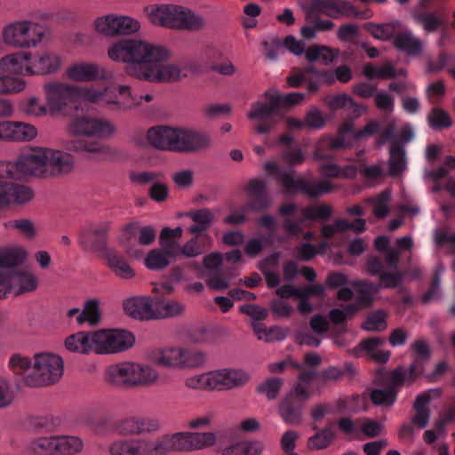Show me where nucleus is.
Listing matches in <instances>:
<instances>
[{
    "label": "nucleus",
    "instance_id": "f257e3e1",
    "mask_svg": "<svg viewBox=\"0 0 455 455\" xmlns=\"http://www.w3.org/2000/svg\"><path fill=\"white\" fill-rule=\"evenodd\" d=\"M108 58L125 64L131 77L155 84H171L186 76L181 66L169 62L172 50L161 44L142 38L124 37L112 42L107 49Z\"/></svg>",
    "mask_w": 455,
    "mask_h": 455
},
{
    "label": "nucleus",
    "instance_id": "f03ea898",
    "mask_svg": "<svg viewBox=\"0 0 455 455\" xmlns=\"http://www.w3.org/2000/svg\"><path fill=\"white\" fill-rule=\"evenodd\" d=\"M75 168L74 156L50 147H34L13 162H0V207H9V184L5 180L55 178L70 173Z\"/></svg>",
    "mask_w": 455,
    "mask_h": 455
},
{
    "label": "nucleus",
    "instance_id": "7ed1b4c3",
    "mask_svg": "<svg viewBox=\"0 0 455 455\" xmlns=\"http://www.w3.org/2000/svg\"><path fill=\"white\" fill-rule=\"evenodd\" d=\"M9 365L21 374L25 383L30 387L54 385L61 379L65 370L63 358L48 351L36 353L33 357L12 355Z\"/></svg>",
    "mask_w": 455,
    "mask_h": 455
},
{
    "label": "nucleus",
    "instance_id": "20e7f679",
    "mask_svg": "<svg viewBox=\"0 0 455 455\" xmlns=\"http://www.w3.org/2000/svg\"><path fill=\"white\" fill-rule=\"evenodd\" d=\"M145 140L147 145L153 148L178 153L202 151L208 148L212 143L207 133L169 125L150 127L146 132Z\"/></svg>",
    "mask_w": 455,
    "mask_h": 455
},
{
    "label": "nucleus",
    "instance_id": "39448f33",
    "mask_svg": "<svg viewBox=\"0 0 455 455\" xmlns=\"http://www.w3.org/2000/svg\"><path fill=\"white\" fill-rule=\"evenodd\" d=\"M251 379L248 371L226 366L189 375L184 380V387L192 391L225 392L246 386Z\"/></svg>",
    "mask_w": 455,
    "mask_h": 455
},
{
    "label": "nucleus",
    "instance_id": "423d86ee",
    "mask_svg": "<svg viewBox=\"0 0 455 455\" xmlns=\"http://www.w3.org/2000/svg\"><path fill=\"white\" fill-rule=\"evenodd\" d=\"M148 15L153 25L174 30H198L204 25V19L201 15L180 4H163L153 6Z\"/></svg>",
    "mask_w": 455,
    "mask_h": 455
},
{
    "label": "nucleus",
    "instance_id": "0eeeda50",
    "mask_svg": "<svg viewBox=\"0 0 455 455\" xmlns=\"http://www.w3.org/2000/svg\"><path fill=\"white\" fill-rule=\"evenodd\" d=\"M82 92L84 102L101 106L111 111H129L134 109L137 103L128 84L87 85Z\"/></svg>",
    "mask_w": 455,
    "mask_h": 455
},
{
    "label": "nucleus",
    "instance_id": "6e6552de",
    "mask_svg": "<svg viewBox=\"0 0 455 455\" xmlns=\"http://www.w3.org/2000/svg\"><path fill=\"white\" fill-rule=\"evenodd\" d=\"M153 362L168 370H196L206 363V355L200 349L182 346H165L152 353Z\"/></svg>",
    "mask_w": 455,
    "mask_h": 455
},
{
    "label": "nucleus",
    "instance_id": "1a4fd4ad",
    "mask_svg": "<svg viewBox=\"0 0 455 455\" xmlns=\"http://www.w3.org/2000/svg\"><path fill=\"white\" fill-rule=\"evenodd\" d=\"M44 29L37 22L17 20L4 25L1 30V44L13 49H31L44 39Z\"/></svg>",
    "mask_w": 455,
    "mask_h": 455
},
{
    "label": "nucleus",
    "instance_id": "9d476101",
    "mask_svg": "<svg viewBox=\"0 0 455 455\" xmlns=\"http://www.w3.org/2000/svg\"><path fill=\"white\" fill-rule=\"evenodd\" d=\"M67 131L73 137L109 140L116 135V126L107 117L83 114L70 121Z\"/></svg>",
    "mask_w": 455,
    "mask_h": 455
},
{
    "label": "nucleus",
    "instance_id": "9b49d317",
    "mask_svg": "<svg viewBox=\"0 0 455 455\" xmlns=\"http://www.w3.org/2000/svg\"><path fill=\"white\" fill-rule=\"evenodd\" d=\"M93 331L96 355L120 354L135 345V336L124 329H100Z\"/></svg>",
    "mask_w": 455,
    "mask_h": 455
},
{
    "label": "nucleus",
    "instance_id": "f8f14e48",
    "mask_svg": "<svg viewBox=\"0 0 455 455\" xmlns=\"http://www.w3.org/2000/svg\"><path fill=\"white\" fill-rule=\"evenodd\" d=\"M264 171L274 175L288 193L302 191L312 197H317L331 191L328 182L307 183L301 178H294L293 172H280L276 162L268 161L264 164Z\"/></svg>",
    "mask_w": 455,
    "mask_h": 455
},
{
    "label": "nucleus",
    "instance_id": "ddd939ff",
    "mask_svg": "<svg viewBox=\"0 0 455 455\" xmlns=\"http://www.w3.org/2000/svg\"><path fill=\"white\" fill-rule=\"evenodd\" d=\"M95 31L105 37L131 36L140 32V21L129 15L108 13L97 17L93 21Z\"/></svg>",
    "mask_w": 455,
    "mask_h": 455
},
{
    "label": "nucleus",
    "instance_id": "4468645a",
    "mask_svg": "<svg viewBox=\"0 0 455 455\" xmlns=\"http://www.w3.org/2000/svg\"><path fill=\"white\" fill-rule=\"evenodd\" d=\"M85 86H76L59 81L46 83L43 90L51 115L54 116L63 112L70 105L75 96L84 102L82 92Z\"/></svg>",
    "mask_w": 455,
    "mask_h": 455
},
{
    "label": "nucleus",
    "instance_id": "2eb2a0df",
    "mask_svg": "<svg viewBox=\"0 0 455 455\" xmlns=\"http://www.w3.org/2000/svg\"><path fill=\"white\" fill-rule=\"evenodd\" d=\"M311 8L315 10V12L332 19H339L342 17L368 19L371 16L368 11H356L352 4L345 0H315Z\"/></svg>",
    "mask_w": 455,
    "mask_h": 455
},
{
    "label": "nucleus",
    "instance_id": "dca6fc26",
    "mask_svg": "<svg viewBox=\"0 0 455 455\" xmlns=\"http://www.w3.org/2000/svg\"><path fill=\"white\" fill-rule=\"evenodd\" d=\"M109 455H156L155 440L148 438H120L110 443Z\"/></svg>",
    "mask_w": 455,
    "mask_h": 455
},
{
    "label": "nucleus",
    "instance_id": "f3484780",
    "mask_svg": "<svg viewBox=\"0 0 455 455\" xmlns=\"http://www.w3.org/2000/svg\"><path fill=\"white\" fill-rule=\"evenodd\" d=\"M161 429L158 419L149 416H132L121 419L116 424V430L123 435H141L152 434Z\"/></svg>",
    "mask_w": 455,
    "mask_h": 455
},
{
    "label": "nucleus",
    "instance_id": "a211bd4d",
    "mask_svg": "<svg viewBox=\"0 0 455 455\" xmlns=\"http://www.w3.org/2000/svg\"><path fill=\"white\" fill-rule=\"evenodd\" d=\"M275 106L264 102L263 100L254 101L247 113L249 119L257 123L254 131L258 134H267L272 132L278 124V118L273 116Z\"/></svg>",
    "mask_w": 455,
    "mask_h": 455
},
{
    "label": "nucleus",
    "instance_id": "6ab92c4d",
    "mask_svg": "<svg viewBox=\"0 0 455 455\" xmlns=\"http://www.w3.org/2000/svg\"><path fill=\"white\" fill-rule=\"evenodd\" d=\"M71 149L98 163L113 162L120 157V152L117 149L99 140L78 141Z\"/></svg>",
    "mask_w": 455,
    "mask_h": 455
},
{
    "label": "nucleus",
    "instance_id": "aec40b11",
    "mask_svg": "<svg viewBox=\"0 0 455 455\" xmlns=\"http://www.w3.org/2000/svg\"><path fill=\"white\" fill-rule=\"evenodd\" d=\"M68 79L76 83H91L106 78V68L95 62L76 61L65 71Z\"/></svg>",
    "mask_w": 455,
    "mask_h": 455
},
{
    "label": "nucleus",
    "instance_id": "412c9836",
    "mask_svg": "<svg viewBox=\"0 0 455 455\" xmlns=\"http://www.w3.org/2000/svg\"><path fill=\"white\" fill-rule=\"evenodd\" d=\"M12 267H5L12 296H20L37 289L39 282L35 273L27 268L13 269Z\"/></svg>",
    "mask_w": 455,
    "mask_h": 455
},
{
    "label": "nucleus",
    "instance_id": "4be33fe9",
    "mask_svg": "<svg viewBox=\"0 0 455 455\" xmlns=\"http://www.w3.org/2000/svg\"><path fill=\"white\" fill-rule=\"evenodd\" d=\"M156 455H167L170 451H193L192 432H178L165 435L155 440Z\"/></svg>",
    "mask_w": 455,
    "mask_h": 455
},
{
    "label": "nucleus",
    "instance_id": "5701e85b",
    "mask_svg": "<svg viewBox=\"0 0 455 455\" xmlns=\"http://www.w3.org/2000/svg\"><path fill=\"white\" fill-rule=\"evenodd\" d=\"M105 382L114 388H132V361H124L107 367Z\"/></svg>",
    "mask_w": 455,
    "mask_h": 455
},
{
    "label": "nucleus",
    "instance_id": "b1692460",
    "mask_svg": "<svg viewBox=\"0 0 455 455\" xmlns=\"http://www.w3.org/2000/svg\"><path fill=\"white\" fill-rule=\"evenodd\" d=\"M31 58L32 53L25 51L8 53L0 59V73L31 76Z\"/></svg>",
    "mask_w": 455,
    "mask_h": 455
},
{
    "label": "nucleus",
    "instance_id": "393cba45",
    "mask_svg": "<svg viewBox=\"0 0 455 455\" xmlns=\"http://www.w3.org/2000/svg\"><path fill=\"white\" fill-rule=\"evenodd\" d=\"M159 371L148 363L132 361V388L151 387L159 385Z\"/></svg>",
    "mask_w": 455,
    "mask_h": 455
},
{
    "label": "nucleus",
    "instance_id": "a878e982",
    "mask_svg": "<svg viewBox=\"0 0 455 455\" xmlns=\"http://www.w3.org/2000/svg\"><path fill=\"white\" fill-rule=\"evenodd\" d=\"M62 65L59 54L49 52L32 53L31 76L51 75L60 70Z\"/></svg>",
    "mask_w": 455,
    "mask_h": 455
},
{
    "label": "nucleus",
    "instance_id": "bb28decb",
    "mask_svg": "<svg viewBox=\"0 0 455 455\" xmlns=\"http://www.w3.org/2000/svg\"><path fill=\"white\" fill-rule=\"evenodd\" d=\"M306 401L291 392L287 394L279 405V414L283 420L290 425L299 424Z\"/></svg>",
    "mask_w": 455,
    "mask_h": 455
},
{
    "label": "nucleus",
    "instance_id": "cd10ccee",
    "mask_svg": "<svg viewBox=\"0 0 455 455\" xmlns=\"http://www.w3.org/2000/svg\"><path fill=\"white\" fill-rule=\"evenodd\" d=\"M124 312L132 318L155 319L154 300L150 297H132L123 303Z\"/></svg>",
    "mask_w": 455,
    "mask_h": 455
},
{
    "label": "nucleus",
    "instance_id": "c85d7f7f",
    "mask_svg": "<svg viewBox=\"0 0 455 455\" xmlns=\"http://www.w3.org/2000/svg\"><path fill=\"white\" fill-rule=\"evenodd\" d=\"M441 395V389L432 388L419 394L413 403L415 414L412 417V423L420 428L427 426L430 419V411L427 408L428 403Z\"/></svg>",
    "mask_w": 455,
    "mask_h": 455
},
{
    "label": "nucleus",
    "instance_id": "c756f323",
    "mask_svg": "<svg viewBox=\"0 0 455 455\" xmlns=\"http://www.w3.org/2000/svg\"><path fill=\"white\" fill-rule=\"evenodd\" d=\"M94 331H79L66 338L64 346L71 353L95 354Z\"/></svg>",
    "mask_w": 455,
    "mask_h": 455
},
{
    "label": "nucleus",
    "instance_id": "7c9ffc66",
    "mask_svg": "<svg viewBox=\"0 0 455 455\" xmlns=\"http://www.w3.org/2000/svg\"><path fill=\"white\" fill-rule=\"evenodd\" d=\"M7 133V142L26 143L37 138L38 130L36 125L30 123L9 120Z\"/></svg>",
    "mask_w": 455,
    "mask_h": 455
},
{
    "label": "nucleus",
    "instance_id": "2f4dec72",
    "mask_svg": "<svg viewBox=\"0 0 455 455\" xmlns=\"http://www.w3.org/2000/svg\"><path fill=\"white\" fill-rule=\"evenodd\" d=\"M395 49L408 56H418L424 49V43L410 30L397 31L393 39Z\"/></svg>",
    "mask_w": 455,
    "mask_h": 455
},
{
    "label": "nucleus",
    "instance_id": "473e14b6",
    "mask_svg": "<svg viewBox=\"0 0 455 455\" xmlns=\"http://www.w3.org/2000/svg\"><path fill=\"white\" fill-rule=\"evenodd\" d=\"M108 230L109 224L108 222L93 226L81 241L84 248L88 251H105L107 249L104 235Z\"/></svg>",
    "mask_w": 455,
    "mask_h": 455
},
{
    "label": "nucleus",
    "instance_id": "72a5a7b5",
    "mask_svg": "<svg viewBox=\"0 0 455 455\" xmlns=\"http://www.w3.org/2000/svg\"><path fill=\"white\" fill-rule=\"evenodd\" d=\"M387 166L388 174L393 177L402 175L407 168L405 148L398 141H393L390 145Z\"/></svg>",
    "mask_w": 455,
    "mask_h": 455
},
{
    "label": "nucleus",
    "instance_id": "f704fd0d",
    "mask_svg": "<svg viewBox=\"0 0 455 455\" xmlns=\"http://www.w3.org/2000/svg\"><path fill=\"white\" fill-rule=\"evenodd\" d=\"M104 258L108 267L119 278L130 280L135 276L134 269L114 250H106L104 251Z\"/></svg>",
    "mask_w": 455,
    "mask_h": 455
},
{
    "label": "nucleus",
    "instance_id": "c9c22d12",
    "mask_svg": "<svg viewBox=\"0 0 455 455\" xmlns=\"http://www.w3.org/2000/svg\"><path fill=\"white\" fill-rule=\"evenodd\" d=\"M339 50L328 45L313 44L306 51V59L308 62L319 61L329 66L339 56Z\"/></svg>",
    "mask_w": 455,
    "mask_h": 455
},
{
    "label": "nucleus",
    "instance_id": "e433bc0d",
    "mask_svg": "<svg viewBox=\"0 0 455 455\" xmlns=\"http://www.w3.org/2000/svg\"><path fill=\"white\" fill-rule=\"evenodd\" d=\"M154 307L155 319L176 317L185 312L184 304L174 299H156Z\"/></svg>",
    "mask_w": 455,
    "mask_h": 455
},
{
    "label": "nucleus",
    "instance_id": "4c0bfd02",
    "mask_svg": "<svg viewBox=\"0 0 455 455\" xmlns=\"http://www.w3.org/2000/svg\"><path fill=\"white\" fill-rule=\"evenodd\" d=\"M84 443L77 435H56V455H76L84 450Z\"/></svg>",
    "mask_w": 455,
    "mask_h": 455
},
{
    "label": "nucleus",
    "instance_id": "58836bf2",
    "mask_svg": "<svg viewBox=\"0 0 455 455\" xmlns=\"http://www.w3.org/2000/svg\"><path fill=\"white\" fill-rule=\"evenodd\" d=\"M351 284L359 292L355 304L359 309L370 307L374 300V296L380 289V286L363 280L355 281Z\"/></svg>",
    "mask_w": 455,
    "mask_h": 455
},
{
    "label": "nucleus",
    "instance_id": "ea45409f",
    "mask_svg": "<svg viewBox=\"0 0 455 455\" xmlns=\"http://www.w3.org/2000/svg\"><path fill=\"white\" fill-rule=\"evenodd\" d=\"M385 340L380 338H371L363 340L357 349L364 350L367 355L379 363H386L390 357V351L380 348Z\"/></svg>",
    "mask_w": 455,
    "mask_h": 455
},
{
    "label": "nucleus",
    "instance_id": "a19ab883",
    "mask_svg": "<svg viewBox=\"0 0 455 455\" xmlns=\"http://www.w3.org/2000/svg\"><path fill=\"white\" fill-rule=\"evenodd\" d=\"M20 111L29 117L41 118L51 115L47 103H44L36 96H30L23 100L20 105Z\"/></svg>",
    "mask_w": 455,
    "mask_h": 455
},
{
    "label": "nucleus",
    "instance_id": "79ce46f5",
    "mask_svg": "<svg viewBox=\"0 0 455 455\" xmlns=\"http://www.w3.org/2000/svg\"><path fill=\"white\" fill-rule=\"evenodd\" d=\"M100 322V303L96 299L87 300L83 310L76 316V323L79 325L88 323L89 325H96Z\"/></svg>",
    "mask_w": 455,
    "mask_h": 455
},
{
    "label": "nucleus",
    "instance_id": "37998d69",
    "mask_svg": "<svg viewBox=\"0 0 455 455\" xmlns=\"http://www.w3.org/2000/svg\"><path fill=\"white\" fill-rule=\"evenodd\" d=\"M369 395L374 405L390 407L396 400L397 390L387 385V387L372 388Z\"/></svg>",
    "mask_w": 455,
    "mask_h": 455
},
{
    "label": "nucleus",
    "instance_id": "c03bdc74",
    "mask_svg": "<svg viewBox=\"0 0 455 455\" xmlns=\"http://www.w3.org/2000/svg\"><path fill=\"white\" fill-rule=\"evenodd\" d=\"M252 328L258 339L267 343L281 341L285 339L287 335V330L281 327L267 328L260 323H253Z\"/></svg>",
    "mask_w": 455,
    "mask_h": 455
},
{
    "label": "nucleus",
    "instance_id": "a18cd8bd",
    "mask_svg": "<svg viewBox=\"0 0 455 455\" xmlns=\"http://www.w3.org/2000/svg\"><path fill=\"white\" fill-rule=\"evenodd\" d=\"M17 401V390L13 383L0 375V411L12 407Z\"/></svg>",
    "mask_w": 455,
    "mask_h": 455
},
{
    "label": "nucleus",
    "instance_id": "49530a36",
    "mask_svg": "<svg viewBox=\"0 0 455 455\" xmlns=\"http://www.w3.org/2000/svg\"><path fill=\"white\" fill-rule=\"evenodd\" d=\"M400 28V22L395 21L385 24H374L368 23L365 25L366 30L372 35L375 38L382 41L389 40L394 38L396 35L398 28Z\"/></svg>",
    "mask_w": 455,
    "mask_h": 455
},
{
    "label": "nucleus",
    "instance_id": "de8ad7c7",
    "mask_svg": "<svg viewBox=\"0 0 455 455\" xmlns=\"http://www.w3.org/2000/svg\"><path fill=\"white\" fill-rule=\"evenodd\" d=\"M171 258L174 256L164 248L151 250L144 259L145 266L152 270L163 269L170 265Z\"/></svg>",
    "mask_w": 455,
    "mask_h": 455
},
{
    "label": "nucleus",
    "instance_id": "09e8293b",
    "mask_svg": "<svg viewBox=\"0 0 455 455\" xmlns=\"http://www.w3.org/2000/svg\"><path fill=\"white\" fill-rule=\"evenodd\" d=\"M278 259L279 255L273 254L267 257L260 264V269L262 270L269 287H275L280 283V277L278 275Z\"/></svg>",
    "mask_w": 455,
    "mask_h": 455
},
{
    "label": "nucleus",
    "instance_id": "8fccbe9b",
    "mask_svg": "<svg viewBox=\"0 0 455 455\" xmlns=\"http://www.w3.org/2000/svg\"><path fill=\"white\" fill-rule=\"evenodd\" d=\"M419 373L420 371H417L415 364H411L408 371L396 369L388 376V386L396 389L397 387L411 384Z\"/></svg>",
    "mask_w": 455,
    "mask_h": 455
},
{
    "label": "nucleus",
    "instance_id": "3c124183",
    "mask_svg": "<svg viewBox=\"0 0 455 455\" xmlns=\"http://www.w3.org/2000/svg\"><path fill=\"white\" fill-rule=\"evenodd\" d=\"M126 232L137 239L142 245H149L156 239V229L151 226H140L139 224H131L126 227Z\"/></svg>",
    "mask_w": 455,
    "mask_h": 455
},
{
    "label": "nucleus",
    "instance_id": "603ef678",
    "mask_svg": "<svg viewBox=\"0 0 455 455\" xmlns=\"http://www.w3.org/2000/svg\"><path fill=\"white\" fill-rule=\"evenodd\" d=\"M9 206L12 204H24L32 200L34 193L28 187L10 182Z\"/></svg>",
    "mask_w": 455,
    "mask_h": 455
},
{
    "label": "nucleus",
    "instance_id": "864d4df0",
    "mask_svg": "<svg viewBox=\"0 0 455 455\" xmlns=\"http://www.w3.org/2000/svg\"><path fill=\"white\" fill-rule=\"evenodd\" d=\"M183 229L180 227L176 228H164L162 229L159 236V243L162 248L169 253H175L177 244L179 243L174 238H180Z\"/></svg>",
    "mask_w": 455,
    "mask_h": 455
},
{
    "label": "nucleus",
    "instance_id": "5fc2aeb1",
    "mask_svg": "<svg viewBox=\"0 0 455 455\" xmlns=\"http://www.w3.org/2000/svg\"><path fill=\"white\" fill-rule=\"evenodd\" d=\"M28 253L22 248L0 251V267H15L27 259Z\"/></svg>",
    "mask_w": 455,
    "mask_h": 455
},
{
    "label": "nucleus",
    "instance_id": "6e6d98bb",
    "mask_svg": "<svg viewBox=\"0 0 455 455\" xmlns=\"http://www.w3.org/2000/svg\"><path fill=\"white\" fill-rule=\"evenodd\" d=\"M315 377V373L313 371L300 373L297 384L291 392L299 395L303 400H307L313 394L311 385Z\"/></svg>",
    "mask_w": 455,
    "mask_h": 455
},
{
    "label": "nucleus",
    "instance_id": "4d7b16f0",
    "mask_svg": "<svg viewBox=\"0 0 455 455\" xmlns=\"http://www.w3.org/2000/svg\"><path fill=\"white\" fill-rule=\"evenodd\" d=\"M26 82L17 76H0V95L18 93L25 90Z\"/></svg>",
    "mask_w": 455,
    "mask_h": 455
},
{
    "label": "nucleus",
    "instance_id": "13d9d810",
    "mask_svg": "<svg viewBox=\"0 0 455 455\" xmlns=\"http://www.w3.org/2000/svg\"><path fill=\"white\" fill-rule=\"evenodd\" d=\"M282 387V379L269 378L257 387V392L263 395L267 400H275L278 396Z\"/></svg>",
    "mask_w": 455,
    "mask_h": 455
},
{
    "label": "nucleus",
    "instance_id": "bf43d9fd",
    "mask_svg": "<svg viewBox=\"0 0 455 455\" xmlns=\"http://www.w3.org/2000/svg\"><path fill=\"white\" fill-rule=\"evenodd\" d=\"M387 313L378 310L368 315L364 323L362 324L363 329L369 331H382L387 329Z\"/></svg>",
    "mask_w": 455,
    "mask_h": 455
},
{
    "label": "nucleus",
    "instance_id": "052dcab7",
    "mask_svg": "<svg viewBox=\"0 0 455 455\" xmlns=\"http://www.w3.org/2000/svg\"><path fill=\"white\" fill-rule=\"evenodd\" d=\"M30 449L34 452L56 455V435L41 436L35 439L30 443Z\"/></svg>",
    "mask_w": 455,
    "mask_h": 455
},
{
    "label": "nucleus",
    "instance_id": "680f3d73",
    "mask_svg": "<svg viewBox=\"0 0 455 455\" xmlns=\"http://www.w3.org/2000/svg\"><path fill=\"white\" fill-rule=\"evenodd\" d=\"M427 121L434 129H445L452 125V120L445 110L435 108L428 115Z\"/></svg>",
    "mask_w": 455,
    "mask_h": 455
},
{
    "label": "nucleus",
    "instance_id": "e2e57ef3",
    "mask_svg": "<svg viewBox=\"0 0 455 455\" xmlns=\"http://www.w3.org/2000/svg\"><path fill=\"white\" fill-rule=\"evenodd\" d=\"M217 435L213 432H192L193 451L214 446Z\"/></svg>",
    "mask_w": 455,
    "mask_h": 455
},
{
    "label": "nucleus",
    "instance_id": "0e129e2a",
    "mask_svg": "<svg viewBox=\"0 0 455 455\" xmlns=\"http://www.w3.org/2000/svg\"><path fill=\"white\" fill-rule=\"evenodd\" d=\"M8 229H16L28 239H33L36 236V230L33 222L28 219H18L5 223Z\"/></svg>",
    "mask_w": 455,
    "mask_h": 455
},
{
    "label": "nucleus",
    "instance_id": "69168bd1",
    "mask_svg": "<svg viewBox=\"0 0 455 455\" xmlns=\"http://www.w3.org/2000/svg\"><path fill=\"white\" fill-rule=\"evenodd\" d=\"M203 248L199 244L197 237H194L184 243L181 247L177 244L175 253H170L171 255L178 257L180 255L186 258H196L203 253Z\"/></svg>",
    "mask_w": 455,
    "mask_h": 455
},
{
    "label": "nucleus",
    "instance_id": "338daca9",
    "mask_svg": "<svg viewBox=\"0 0 455 455\" xmlns=\"http://www.w3.org/2000/svg\"><path fill=\"white\" fill-rule=\"evenodd\" d=\"M356 424L361 432L369 438L379 435L384 428L383 423L371 419H357Z\"/></svg>",
    "mask_w": 455,
    "mask_h": 455
},
{
    "label": "nucleus",
    "instance_id": "774afa93",
    "mask_svg": "<svg viewBox=\"0 0 455 455\" xmlns=\"http://www.w3.org/2000/svg\"><path fill=\"white\" fill-rule=\"evenodd\" d=\"M304 122L306 129L320 130L325 125L323 114L315 107L307 112Z\"/></svg>",
    "mask_w": 455,
    "mask_h": 455
}]
</instances>
